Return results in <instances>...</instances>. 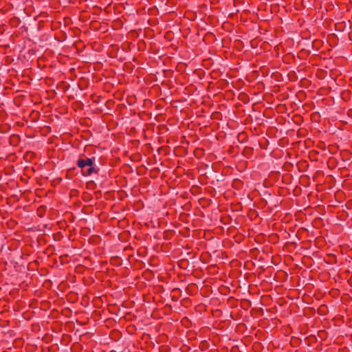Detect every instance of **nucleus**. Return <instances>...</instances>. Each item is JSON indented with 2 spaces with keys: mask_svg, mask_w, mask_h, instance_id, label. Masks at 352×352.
Masks as SVG:
<instances>
[{
  "mask_svg": "<svg viewBox=\"0 0 352 352\" xmlns=\"http://www.w3.org/2000/svg\"><path fill=\"white\" fill-rule=\"evenodd\" d=\"M95 157H88L85 154L79 156L76 162L77 166L80 169L82 176L87 177L92 174H98L100 169L95 164Z\"/></svg>",
  "mask_w": 352,
  "mask_h": 352,
  "instance_id": "f257e3e1",
  "label": "nucleus"
},
{
  "mask_svg": "<svg viewBox=\"0 0 352 352\" xmlns=\"http://www.w3.org/2000/svg\"><path fill=\"white\" fill-rule=\"evenodd\" d=\"M232 187L236 190H240L243 187V182L239 179H234L232 181Z\"/></svg>",
  "mask_w": 352,
  "mask_h": 352,
  "instance_id": "f03ea898",
  "label": "nucleus"
},
{
  "mask_svg": "<svg viewBox=\"0 0 352 352\" xmlns=\"http://www.w3.org/2000/svg\"><path fill=\"white\" fill-rule=\"evenodd\" d=\"M111 264L116 265V266H120L122 265V259L120 257H112L110 260Z\"/></svg>",
  "mask_w": 352,
  "mask_h": 352,
  "instance_id": "7ed1b4c3",
  "label": "nucleus"
},
{
  "mask_svg": "<svg viewBox=\"0 0 352 352\" xmlns=\"http://www.w3.org/2000/svg\"><path fill=\"white\" fill-rule=\"evenodd\" d=\"M238 139H239V140H240L241 142L246 141V140L248 139L247 134L245 132L240 133L238 135Z\"/></svg>",
  "mask_w": 352,
  "mask_h": 352,
  "instance_id": "20e7f679",
  "label": "nucleus"
},
{
  "mask_svg": "<svg viewBox=\"0 0 352 352\" xmlns=\"http://www.w3.org/2000/svg\"><path fill=\"white\" fill-rule=\"evenodd\" d=\"M252 153H253V148L252 147L246 146L243 150L244 155H252Z\"/></svg>",
  "mask_w": 352,
  "mask_h": 352,
  "instance_id": "39448f33",
  "label": "nucleus"
},
{
  "mask_svg": "<svg viewBox=\"0 0 352 352\" xmlns=\"http://www.w3.org/2000/svg\"><path fill=\"white\" fill-rule=\"evenodd\" d=\"M19 136L18 135H12L10 137V142H11V144H14V145H16L17 143L19 142Z\"/></svg>",
  "mask_w": 352,
  "mask_h": 352,
  "instance_id": "423d86ee",
  "label": "nucleus"
},
{
  "mask_svg": "<svg viewBox=\"0 0 352 352\" xmlns=\"http://www.w3.org/2000/svg\"><path fill=\"white\" fill-rule=\"evenodd\" d=\"M45 212V206H40L37 210V214L39 217H43V213Z\"/></svg>",
  "mask_w": 352,
  "mask_h": 352,
  "instance_id": "0eeeda50",
  "label": "nucleus"
},
{
  "mask_svg": "<svg viewBox=\"0 0 352 352\" xmlns=\"http://www.w3.org/2000/svg\"><path fill=\"white\" fill-rule=\"evenodd\" d=\"M326 309H327V306L325 305H322L319 307L318 312L319 314H324L325 312Z\"/></svg>",
  "mask_w": 352,
  "mask_h": 352,
  "instance_id": "6e6552de",
  "label": "nucleus"
},
{
  "mask_svg": "<svg viewBox=\"0 0 352 352\" xmlns=\"http://www.w3.org/2000/svg\"><path fill=\"white\" fill-rule=\"evenodd\" d=\"M75 170V168H70L67 171V174H66V177L69 179H71L72 177H70L69 175H71L72 173Z\"/></svg>",
  "mask_w": 352,
  "mask_h": 352,
  "instance_id": "1a4fd4ad",
  "label": "nucleus"
},
{
  "mask_svg": "<svg viewBox=\"0 0 352 352\" xmlns=\"http://www.w3.org/2000/svg\"><path fill=\"white\" fill-rule=\"evenodd\" d=\"M87 185L88 186L92 187V186H95V183L93 181H91L89 182H87Z\"/></svg>",
  "mask_w": 352,
  "mask_h": 352,
  "instance_id": "9d476101",
  "label": "nucleus"
},
{
  "mask_svg": "<svg viewBox=\"0 0 352 352\" xmlns=\"http://www.w3.org/2000/svg\"><path fill=\"white\" fill-rule=\"evenodd\" d=\"M345 95L349 96V91H344V92H342V98H344V96H345Z\"/></svg>",
  "mask_w": 352,
  "mask_h": 352,
  "instance_id": "9b49d317",
  "label": "nucleus"
},
{
  "mask_svg": "<svg viewBox=\"0 0 352 352\" xmlns=\"http://www.w3.org/2000/svg\"><path fill=\"white\" fill-rule=\"evenodd\" d=\"M348 116L352 117V109H349L348 111Z\"/></svg>",
  "mask_w": 352,
  "mask_h": 352,
  "instance_id": "f8f14e48",
  "label": "nucleus"
},
{
  "mask_svg": "<svg viewBox=\"0 0 352 352\" xmlns=\"http://www.w3.org/2000/svg\"><path fill=\"white\" fill-rule=\"evenodd\" d=\"M196 151H197V152H198V151L201 152V151H202V149L197 148V149H196Z\"/></svg>",
  "mask_w": 352,
  "mask_h": 352,
  "instance_id": "ddd939ff",
  "label": "nucleus"
}]
</instances>
